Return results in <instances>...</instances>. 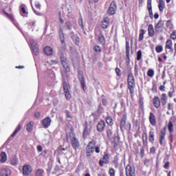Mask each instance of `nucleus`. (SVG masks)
I'll return each mask as SVG.
<instances>
[{
    "label": "nucleus",
    "instance_id": "obj_5",
    "mask_svg": "<svg viewBox=\"0 0 176 176\" xmlns=\"http://www.w3.org/2000/svg\"><path fill=\"white\" fill-rule=\"evenodd\" d=\"M126 176H135V166L129 164L125 168Z\"/></svg>",
    "mask_w": 176,
    "mask_h": 176
},
{
    "label": "nucleus",
    "instance_id": "obj_32",
    "mask_svg": "<svg viewBox=\"0 0 176 176\" xmlns=\"http://www.w3.org/2000/svg\"><path fill=\"white\" fill-rule=\"evenodd\" d=\"M158 8H159L160 12H163L164 10V8H166V4L164 3V1L163 0L159 1Z\"/></svg>",
    "mask_w": 176,
    "mask_h": 176
},
{
    "label": "nucleus",
    "instance_id": "obj_49",
    "mask_svg": "<svg viewBox=\"0 0 176 176\" xmlns=\"http://www.w3.org/2000/svg\"><path fill=\"white\" fill-rule=\"evenodd\" d=\"M3 13L8 19H10V20H14V18L13 17V15H12V14H9L5 11L3 12Z\"/></svg>",
    "mask_w": 176,
    "mask_h": 176
},
{
    "label": "nucleus",
    "instance_id": "obj_3",
    "mask_svg": "<svg viewBox=\"0 0 176 176\" xmlns=\"http://www.w3.org/2000/svg\"><path fill=\"white\" fill-rule=\"evenodd\" d=\"M60 62L63 65V67L65 69V74L66 77L68 78V73L71 72V67H69V64L68 63V59L64 56V55H61L60 56Z\"/></svg>",
    "mask_w": 176,
    "mask_h": 176
},
{
    "label": "nucleus",
    "instance_id": "obj_36",
    "mask_svg": "<svg viewBox=\"0 0 176 176\" xmlns=\"http://www.w3.org/2000/svg\"><path fill=\"white\" fill-rule=\"evenodd\" d=\"M161 102L163 106L166 105L167 104V94H162L161 96Z\"/></svg>",
    "mask_w": 176,
    "mask_h": 176
},
{
    "label": "nucleus",
    "instance_id": "obj_23",
    "mask_svg": "<svg viewBox=\"0 0 176 176\" xmlns=\"http://www.w3.org/2000/svg\"><path fill=\"white\" fill-rule=\"evenodd\" d=\"M12 174V171L9 168H2L0 170V176H9Z\"/></svg>",
    "mask_w": 176,
    "mask_h": 176
},
{
    "label": "nucleus",
    "instance_id": "obj_34",
    "mask_svg": "<svg viewBox=\"0 0 176 176\" xmlns=\"http://www.w3.org/2000/svg\"><path fill=\"white\" fill-rule=\"evenodd\" d=\"M98 41L102 45H105V37L104 36V34H102V32H100L98 35Z\"/></svg>",
    "mask_w": 176,
    "mask_h": 176
},
{
    "label": "nucleus",
    "instance_id": "obj_22",
    "mask_svg": "<svg viewBox=\"0 0 176 176\" xmlns=\"http://www.w3.org/2000/svg\"><path fill=\"white\" fill-rule=\"evenodd\" d=\"M153 104L155 107V108L159 109L160 108V98L158 96H155L154 98L153 99Z\"/></svg>",
    "mask_w": 176,
    "mask_h": 176
},
{
    "label": "nucleus",
    "instance_id": "obj_2",
    "mask_svg": "<svg viewBox=\"0 0 176 176\" xmlns=\"http://www.w3.org/2000/svg\"><path fill=\"white\" fill-rule=\"evenodd\" d=\"M127 85L130 94H133L134 93V89H135V79L134 78V75H133V73L131 72L128 74Z\"/></svg>",
    "mask_w": 176,
    "mask_h": 176
},
{
    "label": "nucleus",
    "instance_id": "obj_61",
    "mask_svg": "<svg viewBox=\"0 0 176 176\" xmlns=\"http://www.w3.org/2000/svg\"><path fill=\"white\" fill-rule=\"evenodd\" d=\"M134 72L135 76L138 75V65H135Z\"/></svg>",
    "mask_w": 176,
    "mask_h": 176
},
{
    "label": "nucleus",
    "instance_id": "obj_42",
    "mask_svg": "<svg viewBox=\"0 0 176 176\" xmlns=\"http://www.w3.org/2000/svg\"><path fill=\"white\" fill-rule=\"evenodd\" d=\"M147 76H149V78H153L155 76V71L152 69H148L147 71Z\"/></svg>",
    "mask_w": 176,
    "mask_h": 176
},
{
    "label": "nucleus",
    "instance_id": "obj_60",
    "mask_svg": "<svg viewBox=\"0 0 176 176\" xmlns=\"http://www.w3.org/2000/svg\"><path fill=\"white\" fill-rule=\"evenodd\" d=\"M150 153L155 155V153H156V148H155V146L151 147L150 148Z\"/></svg>",
    "mask_w": 176,
    "mask_h": 176
},
{
    "label": "nucleus",
    "instance_id": "obj_9",
    "mask_svg": "<svg viewBox=\"0 0 176 176\" xmlns=\"http://www.w3.org/2000/svg\"><path fill=\"white\" fill-rule=\"evenodd\" d=\"M78 80L80 81L82 90L84 91H86V80L85 79V76H83V74L79 73Z\"/></svg>",
    "mask_w": 176,
    "mask_h": 176
},
{
    "label": "nucleus",
    "instance_id": "obj_26",
    "mask_svg": "<svg viewBox=\"0 0 176 176\" xmlns=\"http://www.w3.org/2000/svg\"><path fill=\"white\" fill-rule=\"evenodd\" d=\"M106 133L108 140H112V137H113V131H112V127H108L106 130Z\"/></svg>",
    "mask_w": 176,
    "mask_h": 176
},
{
    "label": "nucleus",
    "instance_id": "obj_17",
    "mask_svg": "<svg viewBox=\"0 0 176 176\" xmlns=\"http://www.w3.org/2000/svg\"><path fill=\"white\" fill-rule=\"evenodd\" d=\"M61 76L63 78V87L64 93L69 91V85L67 83V81L65 80V76L62 73Z\"/></svg>",
    "mask_w": 176,
    "mask_h": 176
},
{
    "label": "nucleus",
    "instance_id": "obj_21",
    "mask_svg": "<svg viewBox=\"0 0 176 176\" xmlns=\"http://www.w3.org/2000/svg\"><path fill=\"white\" fill-rule=\"evenodd\" d=\"M147 9L151 19H153V12L152 11V0H147Z\"/></svg>",
    "mask_w": 176,
    "mask_h": 176
},
{
    "label": "nucleus",
    "instance_id": "obj_59",
    "mask_svg": "<svg viewBox=\"0 0 176 176\" xmlns=\"http://www.w3.org/2000/svg\"><path fill=\"white\" fill-rule=\"evenodd\" d=\"M116 74L117 75V76H121L122 74L120 73V69H119L118 67L116 68Z\"/></svg>",
    "mask_w": 176,
    "mask_h": 176
},
{
    "label": "nucleus",
    "instance_id": "obj_52",
    "mask_svg": "<svg viewBox=\"0 0 176 176\" xmlns=\"http://www.w3.org/2000/svg\"><path fill=\"white\" fill-rule=\"evenodd\" d=\"M36 23V21H32V22L28 23L29 28H34Z\"/></svg>",
    "mask_w": 176,
    "mask_h": 176
},
{
    "label": "nucleus",
    "instance_id": "obj_58",
    "mask_svg": "<svg viewBox=\"0 0 176 176\" xmlns=\"http://www.w3.org/2000/svg\"><path fill=\"white\" fill-rule=\"evenodd\" d=\"M170 38L175 40L176 39V31H173L170 34Z\"/></svg>",
    "mask_w": 176,
    "mask_h": 176
},
{
    "label": "nucleus",
    "instance_id": "obj_50",
    "mask_svg": "<svg viewBox=\"0 0 176 176\" xmlns=\"http://www.w3.org/2000/svg\"><path fill=\"white\" fill-rule=\"evenodd\" d=\"M32 50L34 56H38V54H39V49L38 47H34Z\"/></svg>",
    "mask_w": 176,
    "mask_h": 176
},
{
    "label": "nucleus",
    "instance_id": "obj_37",
    "mask_svg": "<svg viewBox=\"0 0 176 176\" xmlns=\"http://www.w3.org/2000/svg\"><path fill=\"white\" fill-rule=\"evenodd\" d=\"M142 138L143 145H145V144L148 143V133H146V132H143L142 135Z\"/></svg>",
    "mask_w": 176,
    "mask_h": 176
},
{
    "label": "nucleus",
    "instance_id": "obj_30",
    "mask_svg": "<svg viewBox=\"0 0 176 176\" xmlns=\"http://www.w3.org/2000/svg\"><path fill=\"white\" fill-rule=\"evenodd\" d=\"M105 120L108 126H110V127H112L113 126V119L111 116H107Z\"/></svg>",
    "mask_w": 176,
    "mask_h": 176
},
{
    "label": "nucleus",
    "instance_id": "obj_8",
    "mask_svg": "<svg viewBox=\"0 0 176 176\" xmlns=\"http://www.w3.org/2000/svg\"><path fill=\"white\" fill-rule=\"evenodd\" d=\"M166 127H164L162 129L160 130V145H163V142H164V140H166Z\"/></svg>",
    "mask_w": 176,
    "mask_h": 176
},
{
    "label": "nucleus",
    "instance_id": "obj_45",
    "mask_svg": "<svg viewBox=\"0 0 176 176\" xmlns=\"http://www.w3.org/2000/svg\"><path fill=\"white\" fill-rule=\"evenodd\" d=\"M65 25H66L67 30H69V31H71V30H72V23H71V21H67L65 23Z\"/></svg>",
    "mask_w": 176,
    "mask_h": 176
},
{
    "label": "nucleus",
    "instance_id": "obj_48",
    "mask_svg": "<svg viewBox=\"0 0 176 176\" xmlns=\"http://www.w3.org/2000/svg\"><path fill=\"white\" fill-rule=\"evenodd\" d=\"M36 176H43V169H38L36 171Z\"/></svg>",
    "mask_w": 176,
    "mask_h": 176
},
{
    "label": "nucleus",
    "instance_id": "obj_19",
    "mask_svg": "<svg viewBox=\"0 0 176 176\" xmlns=\"http://www.w3.org/2000/svg\"><path fill=\"white\" fill-rule=\"evenodd\" d=\"M70 141L72 142V146L74 149H79V141L78 140V139L76 138V137H72L70 138Z\"/></svg>",
    "mask_w": 176,
    "mask_h": 176
},
{
    "label": "nucleus",
    "instance_id": "obj_24",
    "mask_svg": "<svg viewBox=\"0 0 176 176\" xmlns=\"http://www.w3.org/2000/svg\"><path fill=\"white\" fill-rule=\"evenodd\" d=\"M148 36H151V38H153V36H155V29L153 28V25H148Z\"/></svg>",
    "mask_w": 176,
    "mask_h": 176
},
{
    "label": "nucleus",
    "instance_id": "obj_53",
    "mask_svg": "<svg viewBox=\"0 0 176 176\" xmlns=\"http://www.w3.org/2000/svg\"><path fill=\"white\" fill-rule=\"evenodd\" d=\"M113 148H115V149H118V146H119V141L113 140Z\"/></svg>",
    "mask_w": 176,
    "mask_h": 176
},
{
    "label": "nucleus",
    "instance_id": "obj_25",
    "mask_svg": "<svg viewBox=\"0 0 176 176\" xmlns=\"http://www.w3.org/2000/svg\"><path fill=\"white\" fill-rule=\"evenodd\" d=\"M166 49H168L170 51V53L174 52V50L173 49V41L171 40H167L166 42Z\"/></svg>",
    "mask_w": 176,
    "mask_h": 176
},
{
    "label": "nucleus",
    "instance_id": "obj_11",
    "mask_svg": "<svg viewBox=\"0 0 176 176\" xmlns=\"http://www.w3.org/2000/svg\"><path fill=\"white\" fill-rule=\"evenodd\" d=\"M91 131V126L89 127L87 122H85V128L82 132V138L84 139L87 138V136L89 135Z\"/></svg>",
    "mask_w": 176,
    "mask_h": 176
},
{
    "label": "nucleus",
    "instance_id": "obj_4",
    "mask_svg": "<svg viewBox=\"0 0 176 176\" xmlns=\"http://www.w3.org/2000/svg\"><path fill=\"white\" fill-rule=\"evenodd\" d=\"M96 146V140L93 139L89 142L86 147V156L90 157L94 153V147Z\"/></svg>",
    "mask_w": 176,
    "mask_h": 176
},
{
    "label": "nucleus",
    "instance_id": "obj_56",
    "mask_svg": "<svg viewBox=\"0 0 176 176\" xmlns=\"http://www.w3.org/2000/svg\"><path fill=\"white\" fill-rule=\"evenodd\" d=\"M66 116L68 119H72V116H71V113H69V111L66 110L65 111Z\"/></svg>",
    "mask_w": 176,
    "mask_h": 176
},
{
    "label": "nucleus",
    "instance_id": "obj_41",
    "mask_svg": "<svg viewBox=\"0 0 176 176\" xmlns=\"http://www.w3.org/2000/svg\"><path fill=\"white\" fill-rule=\"evenodd\" d=\"M142 58V51L141 50H138L137 52V58H136V60L138 61H140L141 60V59Z\"/></svg>",
    "mask_w": 176,
    "mask_h": 176
},
{
    "label": "nucleus",
    "instance_id": "obj_18",
    "mask_svg": "<svg viewBox=\"0 0 176 176\" xmlns=\"http://www.w3.org/2000/svg\"><path fill=\"white\" fill-rule=\"evenodd\" d=\"M163 27H164V22H163V20H160L155 25L156 32H162L163 31Z\"/></svg>",
    "mask_w": 176,
    "mask_h": 176
},
{
    "label": "nucleus",
    "instance_id": "obj_54",
    "mask_svg": "<svg viewBox=\"0 0 176 176\" xmlns=\"http://www.w3.org/2000/svg\"><path fill=\"white\" fill-rule=\"evenodd\" d=\"M109 175L115 176V169H113V168H109Z\"/></svg>",
    "mask_w": 176,
    "mask_h": 176
},
{
    "label": "nucleus",
    "instance_id": "obj_51",
    "mask_svg": "<svg viewBox=\"0 0 176 176\" xmlns=\"http://www.w3.org/2000/svg\"><path fill=\"white\" fill-rule=\"evenodd\" d=\"M78 24H79L80 27H81L82 30H83L85 28V25H83V19L80 18L78 20Z\"/></svg>",
    "mask_w": 176,
    "mask_h": 176
},
{
    "label": "nucleus",
    "instance_id": "obj_62",
    "mask_svg": "<svg viewBox=\"0 0 176 176\" xmlns=\"http://www.w3.org/2000/svg\"><path fill=\"white\" fill-rule=\"evenodd\" d=\"M36 149H37L38 152H42V151H43V147H42V146H41V145H38L36 146Z\"/></svg>",
    "mask_w": 176,
    "mask_h": 176
},
{
    "label": "nucleus",
    "instance_id": "obj_13",
    "mask_svg": "<svg viewBox=\"0 0 176 176\" xmlns=\"http://www.w3.org/2000/svg\"><path fill=\"white\" fill-rule=\"evenodd\" d=\"M111 23L109 20V17L106 16L103 19V20L100 23V25L103 30H107L108 27H109V23Z\"/></svg>",
    "mask_w": 176,
    "mask_h": 176
},
{
    "label": "nucleus",
    "instance_id": "obj_6",
    "mask_svg": "<svg viewBox=\"0 0 176 176\" xmlns=\"http://www.w3.org/2000/svg\"><path fill=\"white\" fill-rule=\"evenodd\" d=\"M118 9V6H116V1H113L109 6V8L107 10L108 14L110 16H113V14H115L116 13V10Z\"/></svg>",
    "mask_w": 176,
    "mask_h": 176
},
{
    "label": "nucleus",
    "instance_id": "obj_29",
    "mask_svg": "<svg viewBox=\"0 0 176 176\" xmlns=\"http://www.w3.org/2000/svg\"><path fill=\"white\" fill-rule=\"evenodd\" d=\"M34 121H30L29 123H28L26 126V131L28 133H32V129L34 127Z\"/></svg>",
    "mask_w": 176,
    "mask_h": 176
},
{
    "label": "nucleus",
    "instance_id": "obj_46",
    "mask_svg": "<svg viewBox=\"0 0 176 176\" xmlns=\"http://www.w3.org/2000/svg\"><path fill=\"white\" fill-rule=\"evenodd\" d=\"M65 96L66 100H71V98H72V95H71V92L69 91L67 92H65Z\"/></svg>",
    "mask_w": 176,
    "mask_h": 176
},
{
    "label": "nucleus",
    "instance_id": "obj_20",
    "mask_svg": "<svg viewBox=\"0 0 176 176\" xmlns=\"http://www.w3.org/2000/svg\"><path fill=\"white\" fill-rule=\"evenodd\" d=\"M148 142L151 144H155V129H151L148 131Z\"/></svg>",
    "mask_w": 176,
    "mask_h": 176
},
{
    "label": "nucleus",
    "instance_id": "obj_1",
    "mask_svg": "<svg viewBox=\"0 0 176 176\" xmlns=\"http://www.w3.org/2000/svg\"><path fill=\"white\" fill-rule=\"evenodd\" d=\"M120 129L121 131H130L131 130V123L127 122V115L124 114L120 121Z\"/></svg>",
    "mask_w": 176,
    "mask_h": 176
},
{
    "label": "nucleus",
    "instance_id": "obj_12",
    "mask_svg": "<svg viewBox=\"0 0 176 176\" xmlns=\"http://www.w3.org/2000/svg\"><path fill=\"white\" fill-rule=\"evenodd\" d=\"M34 8L32 7V10L34 12L35 14H36L37 16H41V8H42L41 3H39L38 1H36L34 3Z\"/></svg>",
    "mask_w": 176,
    "mask_h": 176
},
{
    "label": "nucleus",
    "instance_id": "obj_28",
    "mask_svg": "<svg viewBox=\"0 0 176 176\" xmlns=\"http://www.w3.org/2000/svg\"><path fill=\"white\" fill-rule=\"evenodd\" d=\"M0 163H6V161L8 160V156L6 155V153L1 152L0 154Z\"/></svg>",
    "mask_w": 176,
    "mask_h": 176
},
{
    "label": "nucleus",
    "instance_id": "obj_35",
    "mask_svg": "<svg viewBox=\"0 0 176 176\" xmlns=\"http://www.w3.org/2000/svg\"><path fill=\"white\" fill-rule=\"evenodd\" d=\"M144 35H145V30H144V29L140 30L138 38L139 42H142V41L144 40Z\"/></svg>",
    "mask_w": 176,
    "mask_h": 176
},
{
    "label": "nucleus",
    "instance_id": "obj_15",
    "mask_svg": "<svg viewBox=\"0 0 176 176\" xmlns=\"http://www.w3.org/2000/svg\"><path fill=\"white\" fill-rule=\"evenodd\" d=\"M97 131L98 133H102L104 131V129H105V121L103 120H100L96 126Z\"/></svg>",
    "mask_w": 176,
    "mask_h": 176
},
{
    "label": "nucleus",
    "instance_id": "obj_10",
    "mask_svg": "<svg viewBox=\"0 0 176 176\" xmlns=\"http://www.w3.org/2000/svg\"><path fill=\"white\" fill-rule=\"evenodd\" d=\"M98 163L100 167H104V164H108L109 163V154L104 153L102 160H100Z\"/></svg>",
    "mask_w": 176,
    "mask_h": 176
},
{
    "label": "nucleus",
    "instance_id": "obj_55",
    "mask_svg": "<svg viewBox=\"0 0 176 176\" xmlns=\"http://www.w3.org/2000/svg\"><path fill=\"white\" fill-rule=\"evenodd\" d=\"M21 12H22L23 14H25V16H28V12L25 10V8L22 7L21 9Z\"/></svg>",
    "mask_w": 176,
    "mask_h": 176
},
{
    "label": "nucleus",
    "instance_id": "obj_16",
    "mask_svg": "<svg viewBox=\"0 0 176 176\" xmlns=\"http://www.w3.org/2000/svg\"><path fill=\"white\" fill-rule=\"evenodd\" d=\"M148 120L150 122V124L153 126V127H155L157 124V120H156V116L153 112H150L149 116H148Z\"/></svg>",
    "mask_w": 176,
    "mask_h": 176
},
{
    "label": "nucleus",
    "instance_id": "obj_33",
    "mask_svg": "<svg viewBox=\"0 0 176 176\" xmlns=\"http://www.w3.org/2000/svg\"><path fill=\"white\" fill-rule=\"evenodd\" d=\"M60 39L61 41L62 48L63 50H65L67 46L65 45V38L64 37V34L60 36Z\"/></svg>",
    "mask_w": 176,
    "mask_h": 176
},
{
    "label": "nucleus",
    "instance_id": "obj_40",
    "mask_svg": "<svg viewBox=\"0 0 176 176\" xmlns=\"http://www.w3.org/2000/svg\"><path fill=\"white\" fill-rule=\"evenodd\" d=\"M173 21H171V19L168 20L166 21V27L167 28H168L169 30L173 29V28L174 27V25H173Z\"/></svg>",
    "mask_w": 176,
    "mask_h": 176
},
{
    "label": "nucleus",
    "instance_id": "obj_57",
    "mask_svg": "<svg viewBox=\"0 0 176 176\" xmlns=\"http://www.w3.org/2000/svg\"><path fill=\"white\" fill-rule=\"evenodd\" d=\"M144 155H145V150L144 147L140 148V156L141 157H144Z\"/></svg>",
    "mask_w": 176,
    "mask_h": 176
},
{
    "label": "nucleus",
    "instance_id": "obj_43",
    "mask_svg": "<svg viewBox=\"0 0 176 176\" xmlns=\"http://www.w3.org/2000/svg\"><path fill=\"white\" fill-rule=\"evenodd\" d=\"M139 102H140V109H142V111H144V98H140Z\"/></svg>",
    "mask_w": 176,
    "mask_h": 176
},
{
    "label": "nucleus",
    "instance_id": "obj_31",
    "mask_svg": "<svg viewBox=\"0 0 176 176\" xmlns=\"http://www.w3.org/2000/svg\"><path fill=\"white\" fill-rule=\"evenodd\" d=\"M126 56L130 60V42L126 41Z\"/></svg>",
    "mask_w": 176,
    "mask_h": 176
},
{
    "label": "nucleus",
    "instance_id": "obj_14",
    "mask_svg": "<svg viewBox=\"0 0 176 176\" xmlns=\"http://www.w3.org/2000/svg\"><path fill=\"white\" fill-rule=\"evenodd\" d=\"M32 173V168L30 165H24L23 167V174L24 176H30Z\"/></svg>",
    "mask_w": 176,
    "mask_h": 176
},
{
    "label": "nucleus",
    "instance_id": "obj_44",
    "mask_svg": "<svg viewBox=\"0 0 176 176\" xmlns=\"http://www.w3.org/2000/svg\"><path fill=\"white\" fill-rule=\"evenodd\" d=\"M156 53H162L163 52V45H157L155 47Z\"/></svg>",
    "mask_w": 176,
    "mask_h": 176
},
{
    "label": "nucleus",
    "instance_id": "obj_38",
    "mask_svg": "<svg viewBox=\"0 0 176 176\" xmlns=\"http://www.w3.org/2000/svg\"><path fill=\"white\" fill-rule=\"evenodd\" d=\"M173 129H174V125L173 124V122L169 121L168 124V130L170 134L171 133H173Z\"/></svg>",
    "mask_w": 176,
    "mask_h": 176
},
{
    "label": "nucleus",
    "instance_id": "obj_47",
    "mask_svg": "<svg viewBox=\"0 0 176 176\" xmlns=\"http://www.w3.org/2000/svg\"><path fill=\"white\" fill-rule=\"evenodd\" d=\"M94 52H95L96 53H101V47L98 45H95L94 47Z\"/></svg>",
    "mask_w": 176,
    "mask_h": 176
},
{
    "label": "nucleus",
    "instance_id": "obj_27",
    "mask_svg": "<svg viewBox=\"0 0 176 176\" xmlns=\"http://www.w3.org/2000/svg\"><path fill=\"white\" fill-rule=\"evenodd\" d=\"M45 54L47 56H52L53 54V48L49 46H47L43 50Z\"/></svg>",
    "mask_w": 176,
    "mask_h": 176
},
{
    "label": "nucleus",
    "instance_id": "obj_63",
    "mask_svg": "<svg viewBox=\"0 0 176 176\" xmlns=\"http://www.w3.org/2000/svg\"><path fill=\"white\" fill-rule=\"evenodd\" d=\"M149 162H151V160L145 159L144 162V166H149Z\"/></svg>",
    "mask_w": 176,
    "mask_h": 176
},
{
    "label": "nucleus",
    "instance_id": "obj_64",
    "mask_svg": "<svg viewBox=\"0 0 176 176\" xmlns=\"http://www.w3.org/2000/svg\"><path fill=\"white\" fill-rule=\"evenodd\" d=\"M168 167H170V162H166L165 163V164L164 165V168L167 170V168H168Z\"/></svg>",
    "mask_w": 176,
    "mask_h": 176
},
{
    "label": "nucleus",
    "instance_id": "obj_7",
    "mask_svg": "<svg viewBox=\"0 0 176 176\" xmlns=\"http://www.w3.org/2000/svg\"><path fill=\"white\" fill-rule=\"evenodd\" d=\"M41 124L44 129H49L52 124V119L50 117H46L41 120Z\"/></svg>",
    "mask_w": 176,
    "mask_h": 176
},
{
    "label": "nucleus",
    "instance_id": "obj_39",
    "mask_svg": "<svg viewBox=\"0 0 176 176\" xmlns=\"http://www.w3.org/2000/svg\"><path fill=\"white\" fill-rule=\"evenodd\" d=\"M20 130H21V125L19 124L14 130V131L13 132V133L11 135V137H15L16 134H17V133H19Z\"/></svg>",
    "mask_w": 176,
    "mask_h": 176
}]
</instances>
